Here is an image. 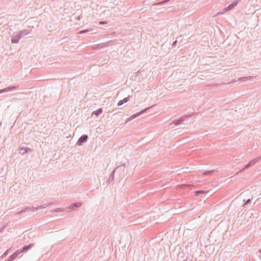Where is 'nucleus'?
<instances>
[{
    "mask_svg": "<svg viewBox=\"0 0 261 261\" xmlns=\"http://www.w3.org/2000/svg\"><path fill=\"white\" fill-rule=\"evenodd\" d=\"M261 160V156H259L251 160L245 167L240 171L242 172L245 169L249 168L251 166L255 165L256 163L259 162Z\"/></svg>",
    "mask_w": 261,
    "mask_h": 261,
    "instance_id": "f257e3e1",
    "label": "nucleus"
},
{
    "mask_svg": "<svg viewBox=\"0 0 261 261\" xmlns=\"http://www.w3.org/2000/svg\"><path fill=\"white\" fill-rule=\"evenodd\" d=\"M241 0H236L233 1L231 4H230L227 7H225L223 9V12H227L228 11L232 9L235 6L237 5L238 3L240 2Z\"/></svg>",
    "mask_w": 261,
    "mask_h": 261,
    "instance_id": "f03ea898",
    "label": "nucleus"
},
{
    "mask_svg": "<svg viewBox=\"0 0 261 261\" xmlns=\"http://www.w3.org/2000/svg\"><path fill=\"white\" fill-rule=\"evenodd\" d=\"M21 38V37L19 35V33H14L11 38V42L12 43H18Z\"/></svg>",
    "mask_w": 261,
    "mask_h": 261,
    "instance_id": "7ed1b4c3",
    "label": "nucleus"
},
{
    "mask_svg": "<svg viewBox=\"0 0 261 261\" xmlns=\"http://www.w3.org/2000/svg\"><path fill=\"white\" fill-rule=\"evenodd\" d=\"M150 107H149V108H146L144 110H143L142 111H141L140 112L135 114H134L132 116H130L127 120V121H130L134 119H135V118H136L137 117L139 116V115H140L141 114L144 113L145 112H146L147 110H148L149 109H150Z\"/></svg>",
    "mask_w": 261,
    "mask_h": 261,
    "instance_id": "20e7f679",
    "label": "nucleus"
},
{
    "mask_svg": "<svg viewBox=\"0 0 261 261\" xmlns=\"http://www.w3.org/2000/svg\"><path fill=\"white\" fill-rule=\"evenodd\" d=\"M31 246H26L25 247H23L22 250L16 251L15 253H14L12 255H11V258H13L14 260L18 255V254H20V252L28 250L29 248H30Z\"/></svg>",
    "mask_w": 261,
    "mask_h": 261,
    "instance_id": "39448f33",
    "label": "nucleus"
},
{
    "mask_svg": "<svg viewBox=\"0 0 261 261\" xmlns=\"http://www.w3.org/2000/svg\"><path fill=\"white\" fill-rule=\"evenodd\" d=\"M88 136L87 135H83L79 139L76 144L78 145H82L84 143L86 142L88 139Z\"/></svg>",
    "mask_w": 261,
    "mask_h": 261,
    "instance_id": "423d86ee",
    "label": "nucleus"
},
{
    "mask_svg": "<svg viewBox=\"0 0 261 261\" xmlns=\"http://www.w3.org/2000/svg\"><path fill=\"white\" fill-rule=\"evenodd\" d=\"M18 88H19L18 86H11L9 87H7L6 88L1 89L0 90V94L4 93V92H9V91H12L13 90H17L18 89Z\"/></svg>",
    "mask_w": 261,
    "mask_h": 261,
    "instance_id": "0eeeda50",
    "label": "nucleus"
},
{
    "mask_svg": "<svg viewBox=\"0 0 261 261\" xmlns=\"http://www.w3.org/2000/svg\"><path fill=\"white\" fill-rule=\"evenodd\" d=\"M52 204H53V203L49 202L48 203L43 204H42L40 206H38L37 207L32 206V211L34 212V211H37L38 210H40L42 208H45L47 207V206L51 205Z\"/></svg>",
    "mask_w": 261,
    "mask_h": 261,
    "instance_id": "6e6552de",
    "label": "nucleus"
},
{
    "mask_svg": "<svg viewBox=\"0 0 261 261\" xmlns=\"http://www.w3.org/2000/svg\"><path fill=\"white\" fill-rule=\"evenodd\" d=\"M32 150L30 148L28 147H21L19 148V153L23 155L25 154L26 153H28L29 152H31Z\"/></svg>",
    "mask_w": 261,
    "mask_h": 261,
    "instance_id": "1a4fd4ad",
    "label": "nucleus"
},
{
    "mask_svg": "<svg viewBox=\"0 0 261 261\" xmlns=\"http://www.w3.org/2000/svg\"><path fill=\"white\" fill-rule=\"evenodd\" d=\"M82 205V203L81 202H75L71 204L68 206V208L69 209H73L76 207H80Z\"/></svg>",
    "mask_w": 261,
    "mask_h": 261,
    "instance_id": "9d476101",
    "label": "nucleus"
},
{
    "mask_svg": "<svg viewBox=\"0 0 261 261\" xmlns=\"http://www.w3.org/2000/svg\"><path fill=\"white\" fill-rule=\"evenodd\" d=\"M186 118H187V116L181 117L180 119H179L178 120L173 121V123H174L175 125H179V124H181V123H182L183 121H185V120L186 119Z\"/></svg>",
    "mask_w": 261,
    "mask_h": 261,
    "instance_id": "9b49d317",
    "label": "nucleus"
},
{
    "mask_svg": "<svg viewBox=\"0 0 261 261\" xmlns=\"http://www.w3.org/2000/svg\"><path fill=\"white\" fill-rule=\"evenodd\" d=\"M103 112V110L102 108H99L98 110L94 111L92 112L91 116L93 115H95L96 117L99 116Z\"/></svg>",
    "mask_w": 261,
    "mask_h": 261,
    "instance_id": "f8f14e48",
    "label": "nucleus"
},
{
    "mask_svg": "<svg viewBox=\"0 0 261 261\" xmlns=\"http://www.w3.org/2000/svg\"><path fill=\"white\" fill-rule=\"evenodd\" d=\"M30 33V31L26 30V29L23 30L19 32V34L20 35L21 37L22 36H26V35L29 34Z\"/></svg>",
    "mask_w": 261,
    "mask_h": 261,
    "instance_id": "ddd939ff",
    "label": "nucleus"
},
{
    "mask_svg": "<svg viewBox=\"0 0 261 261\" xmlns=\"http://www.w3.org/2000/svg\"><path fill=\"white\" fill-rule=\"evenodd\" d=\"M30 210L32 211V207H26L25 208L22 209L21 211L18 212L17 214L20 215L22 213H25L26 212L30 211Z\"/></svg>",
    "mask_w": 261,
    "mask_h": 261,
    "instance_id": "4468645a",
    "label": "nucleus"
},
{
    "mask_svg": "<svg viewBox=\"0 0 261 261\" xmlns=\"http://www.w3.org/2000/svg\"><path fill=\"white\" fill-rule=\"evenodd\" d=\"M118 167H117L116 169H114L112 172L110 174V176H109V181H113L114 179V174H115V171L117 169H118Z\"/></svg>",
    "mask_w": 261,
    "mask_h": 261,
    "instance_id": "2eb2a0df",
    "label": "nucleus"
},
{
    "mask_svg": "<svg viewBox=\"0 0 261 261\" xmlns=\"http://www.w3.org/2000/svg\"><path fill=\"white\" fill-rule=\"evenodd\" d=\"M251 79H252V76L242 77L239 78L238 81L241 82H245L246 80H251Z\"/></svg>",
    "mask_w": 261,
    "mask_h": 261,
    "instance_id": "dca6fc26",
    "label": "nucleus"
},
{
    "mask_svg": "<svg viewBox=\"0 0 261 261\" xmlns=\"http://www.w3.org/2000/svg\"><path fill=\"white\" fill-rule=\"evenodd\" d=\"M214 172H215L214 170H210V171H206L203 172V175H210L211 173H213Z\"/></svg>",
    "mask_w": 261,
    "mask_h": 261,
    "instance_id": "f3484780",
    "label": "nucleus"
},
{
    "mask_svg": "<svg viewBox=\"0 0 261 261\" xmlns=\"http://www.w3.org/2000/svg\"><path fill=\"white\" fill-rule=\"evenodd\" d=\"M103 47L105 46V44L104 43H101V44H97V45H95L93 46V48L94 49H98L99 48V47Z\"/></svg>",
    "mask_w": 261,
    "mask_h": 261,
    "instance_id": "a211bd4d",
    "label": "nucleus"
},
{
    "mask_svg": "<svg viewBox=\"0 0 261 261\" xmlns=\"http://www.w3.org/2000/svg\"><path fill=\"white\" fill-rule=\"evenodd\" d=\"M91 30H92V29H91ZM90 31V30L85 29V30H82V31H80L79 33L80 34H84V33H86L89 32Z\"/></svg>",
    "mask_w": 261,
    "mask_h": 261,
    "instance_id": "6ab92c4d",
    "label": "nucleus"
},
{
    "mask_svg": "<svg viewBox=\"0 0 261 261\" xmlns=\"http://www.w3.org/2000/svg\"><path fill=\"white\" fill-rule=\"evenodd\" d=\"M129 97H130V96H128L127 97H125L124 98H123L122 100L124 102V103H126V102H127V101H129Z\"/></svg>",
    "mask_w": 261,
    "mask_h": 261,
    "instance_id": "aec40b11",
    "label": "nucleus"
},
{
    "mask_svg": "<svg viewBox=\"0 0 261 261\" xmlns=\"http://www.w3.org/2000/svg\"><path fill=\"white\" fill-rule=\"evenodd\" d=\"M60 211H62L61 208H57L54 209V210L51 211V212L57 213V212H60Z\"/></svg>",
    "mask_w": 261,
    "mask_h": 261,
    "instance_id": "412c9836",
    "label": "nucleus"
},
{
    "mask_svg": "<svg viewBox=\"0 0 261 261\" xmlns=\"http://www.w3.org/2000/svg\"><path fill=\"white\" fill-rule=\"evenodd\" d=\"M123 103H124V102L123 101V100H121L119 101V102H118V103H117V106H122Z\"/></svg>",
    "mask_w": 261,
    "mask_h": 261,
    "instance_id": "4be33fe9",
    "label": "nucleus"
},
{
    "mask_svg": "<svg viewBox=\"0 0 261 261\" xmlns=\"http://www.w3.org/2000/svg\"><path fill=\"white\" fill-rule=\"evenodd\" d=\"M204 192L202 190H199L196 191L195 193L196 195H198L199 194L203 193Z\"/></svg>",
    "mask_w": 261,
    "mask_h": 261,
    "instance_id": "5701e85b",
    "label": "nucleus"
},
{
    "mask_svg": "<svg viewBox=\"0 0 261 261\" xmlns=\"http://www.w3.org/2000/svg\"><path fill=\"white\" fill-rule=\"evenodd\" d=\"M251 201L250 199H248L244 204H243V206H245L247 204H248Z\"/></svg>",
    "mask_w": 261,
    "mask_h": 261,
    "instance_id": "b1692460",
    "label": "nucleus"
},
{
    "mask_svg": "<svg viewBox=\"0 0 261 261\" xmlns=\"http://www.w3.org/2000/svg\"><path fill=\"white\" fill-rule=\"evenodd\" d=\"M100 24H107L108 22L106 21H101L99 23Z\"/></svg>",
    "mask_w": 261,
    "mask_h": 261,
    "instance_id": "393cba45",
    "label": "nucleus"
},
{
    "mask_svg": "<svg viewBox=\"0 0 261 261\" xmlns=\"http://www.w3.org/2000/svg\"><path fill=\"white\" fill-rule=\"evenodd\" d=\"M169 0H164L162 2H161V3H159L158 4H165V3H166L167 2H168Z\"/></svg>",
    "mask_w": 261,
    "mask_h": 261,
    "instance_id": "a878e982",
    "label": "nucleus"
},
{
    "mask_svg": "<svg viewBox=\"0 0 261 261\" xmlns=\"http://www.w3.org/2000/svg\"><path fill=\"white\" fill-rule=\"evenodd\" d=\"M12 260H13V258H11V256L7 260V261H12Z\"/></svg>",
    "mask_w": 261,
    "mask_h": 261,
    "instance_id": "bb28decb",
    "label": "nucleus"
},
{
    "mask_svg": "<svg viewBox=\"0 0 261 261\" xmlns=\"http://www.w3.org/2000/svg\"><path fill=\"white\" fill-rule=\"evenodd\" d=\"M161 242L162 243V244L164 243L163 239L161 240Z\"/></svg>",
    "mask_w": 261,
    "mask_h": 261,
    "instance_id": "cd10ccee",
    "label": "nucleus"
},
{
    "mask_svg": "<svg viewBox=\"0 0 261 261\" xmlns=\"http://www.w3.org/2000/svg\"><path fill=\"white\" fill-rule=\"evenodd\" d=\"M185 261H191L190 259L187 258Z\"/></svg>",
    "mask_w": 261,
    "mask_h": 261,
    "instance_id": "c85d7f7f",
    "label": "nucleus"
},
{
    "mask_svg": "<svg viewBox=\"0 0 261 261\" xmlns=\"http://www.w3.org/2000/svg\"><path fill=\"white\" fill-rule=\"evenodd\" d=\"M260 253H261V250L260 251Z\"/></svg>",
    "mask_w": 261,
    "mask_h": 261,
    "instance_id": "c756f323",
    "label": "nucleus"
}]
</instances>
